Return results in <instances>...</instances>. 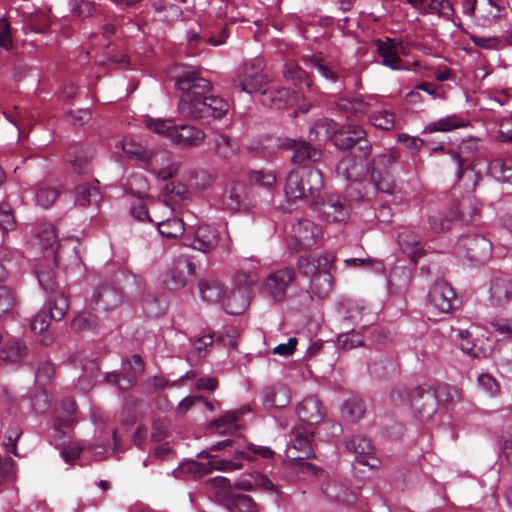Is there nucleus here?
I'll list each match as a JSON object with an SVG mask.
<instances>
[{
    "instance_id": "nucleus-44",
    "label": "nucleus",
    "mask_w": 512,
    "mask_h": 512,
    "mask_svg": "<svg viewBox=\"0 0 512 512\" xmlns=\"http://www.w3.org/2000/svg\"><path fill=\"white\" fill-rule=\"evenodd\" d=\"M366 408L362 399L349 398L346 400L341 408L342 417L352 423L358 422L363 418Z\"/></svg>"
},
{
    "instance_id": "nucleus-2",
    "label": "nucleus",
    "mask_w": 512,
    "mask_h": 512,
    "mask_svg": "<svg viewBox=\"0 0 512 512\" xmlns=\"http://www.w3.org/2000/svg\"><path fill=\"white\" fill-rule=\"evenodd\" d=\"M211 450H201L195 460L187 461L179 466L177 473L188 472L194 477H201L204 474L211 472L212 470H219L230 472L243 467L241 459L248 457V451L241 450V453L234 459H228L219 455H212ZM254 453H259L265 458H271L274 455V451L267 450H251Z\"/></svg>"
},
{
    "instance_id": "nucleus-17",
    "label": "nucleus",
    "mask_w": 512,
    "mask_h": 512,
    "mask_svg": "<svg viewBox=\"0 0 512 512\" xmlns=\"http://www.w3.org/2000/svg\"><path fill=\"white\" fill-rule=\"evenodd\" d=\"M219 241V231L210 225L202 224L196 228L192 237L187 235L183 238V245L207 254L217 248Z\"/></svg>"
},
{
    "instance_id": "nucleus-8",
    "label": "nucleus",
    "mask_w": 512,
    "mask_h": 512,
    "mask_svg": "<svg viewBox=\"0 0 512 512\" xmlns=\"http://www.w3.org/2000/svg\"><path fill=\"white\" fill-rule=\"evenodd\" d=\"M455 251L471 262L485 263L492 255V242L480 234H467L458 239Z\"/></svg>"
},
{
    "instance_id": "nucleus-25",
    "label": "nucleus",
    "mask_w": 512,
    "mask_h": 512,
    "mask_svg": "<svg viewBox=\"0 0 512 512\" xmlns=\"http://www.w3.org/2000/svg\"><path fill=\"white\" fill-rule=\"evenodd\" d=\"M250 290L248 288H235L229 293L226 291L222 306L226 313L231 315L242 314L250 303Z\"/></svg>"
},
{
    "instance_id": "nucleus-56",
    "label": "nucleus",
    "mask_w": 512,
    "mask_h": 512,
    "mask_svg": "<svg viewBox=\"0 0 512 512\" xmlns=\"http://www.w3.org/2000/svg\"><path fill=\"white\" fill-rule=\"evenodd\" d=\"M371 181L376 189V191L392 194L396 189L395 182L391 176V173L386 174H376L370 175Z\"/></svg>"
},
{
    "instance_id": "nucleus-57",
    "label": "nucleus",
    "mask_w": 512,
    "mask_h": 512,
    "mask_svg": "<svg viewBox=\"0 0 512 512\" xmlns=\"http://www.w3.org/2000/svg\"><path fill=\"white\" fill-rule=\"evenodd\" d=\"M370 121L376 128L383 130H391L395 127L394 114L387 110H382L371 114Z\"/></svg>"
},
{
    "instance_id": "nucleus-11",
    "label": "nucleus",
    "mask_w": 512,
    "mask_h": 512,
    "mask_svg": "<svg viewBox=\"0 0 512 512\" xmlns=\"http://www.w3.org/2000/svg\"><path fill=\"white\" fill-rule=\"evenodd\" d=\"M60 409L65 413V417H61L60 415H55L54 417V431L53 441L50 443L55 446V448H81L79 445H74L71 441V436L67 434L62 427H70L75 422L73 418V414L76 410V404L73 399L65 398L60 404Z\"/></svg>"
},
{
    "instance_id": "nucleus-15",
    "label": "nucleus",
    "mask_w": 512,
    "mask_h": 512,
    "mask_svg": "<svg viewBox=\"0 0 512 512\" xmlns=\"http://www.w3.org/2000/svg\"><path fill=\"white\" fill-rule=\"evenodd\" d=\"M278 146L282 149L292 150L291 161L295 164L308 162H319L323 156L320 147L313 145L306 140H296L292 138L279 139Z\"/></svg>"
},
{
    "instance_id": "nucleus-42",
    "label": "nucleus",
    "mask_w": 512,
    "mask_h": 512,
    "mask_svg": "<svg viewBox=\"0 0 512 512\" xmlns=\"http://www.w3.org/2000/svg\"><path fill=\"white\" fill-rule=\"evenodd\" d=\"M374 450H361L352 462V469L357 473L375 470L380 466V460L373 454Z\"/></svg>"
},
{
    "instance_id": "nucleus-55",
    "label": "nucleus",
    "mask_w": 512,
    "mask_h": 512,
    "mask_svg": "<svg viewBox=\"0 0 512 512\" xmlns=\"http://www.w3.org/2000/svg\"><path fill=\"white\" fill-rule=\"evenodd\" d=\"M434 391L437 394V403L443 401L450 405L460 401L462 397V392L458 388L448 384L439 385Z\"/></svg>"
},
{
    "instance_id": "nucleus-29",
    "label": "nucleus",
    "mask_w": 512,
    "mask_h": 512,
    "mask_svg": "<svg viewBox=\"0 0 512 512\" xmlns=\"http://www.w3.org/2000/svg\"><path fill=\"white\" fill-rule=\"evenodd\" d=\"M398 243L402 251L407 254L414 264H417L418 260L426 253L421 246L420 236L413 232L404 231L400 233L398 235Z\"/></svg>"
},
{
    "instance_id": "nucleus-9",
    "label": "nucleus",
    "mask_w": 512,
    "mask_h": 512,
    "mask_svg": "<svg viewBox=\"0 0 512 512\" xmlns=\"http://www.w3.org/2000/svg\"><path fill=\"white\" fill-rule=\"evenodd\" d=\"M311 206L328 222H342L349 216L346 200L337 194H317L311 200Z\"/></svg>"
},
{
    "instance_id": "nucleus-49",
    "label": "nucleus",
    "mask_w": 512,
    "mask_h": 512,
    "mask_svg": "<svg viewBox=\"0 0 512 512\" xmlns=\"http://www.w3.org/2000/svg\"><path fill=\"white\" fill-rule=\"evenodd\" d=\"M238 414L236 412H228L210 423V428L215 429L219 434L233 433L237 430Z\"/></svg>"
},
{
    "instance_id": "nucleus-3",
    "label": "nucleus",
    "mask_w": 512,
    "mask_h": 512,
    "mask_svg": "<svg viewBox=\"0 0 512 512\" xmlns=\"http://www.w3.org/2000/svg\"><path fill=\"white\" fill-rule=\"evenodd\" d=\"M390 399L396 405L409 403L415 418L424 422L432 417L437 410V394L434 389L425 386L409 388L396 386L390 392Z\"/></svg>"
},
{
    "instance_id": "nucleus-5",
    "label": "nucleus",
    "mask_w": 512,
    "mask_h": 512,
    "mask_svg": "<svg viewBox=\"0 0 512 512\" xmlns=\"http://www.w3.org/2000/svg\"><path fill=\"white\" fill-rule=\"evenodd\" d=\"M296 413L300 421L307 426L300 425L292 429L294 442L291 448L309 446L312 444L315 434L310 427L322 422L326 415V409L317 396L310 395L298 404Z\"/></svg>"
},
{
    "instance_id": "nucleus-34",
    "label": "nucleus",
    "mask_w": 512,
    "mask_h": 512,
    "mask_svg": "<svg viewBox=\"0 0 512 512\" xmlns=\"http://www.w3.org/2000/svg\"><path fill=\"white\" fill-rule=\"evenodd\" d=\"M226 289L227 287L217 279L201 280L199 283L200 295L208 303H222Z\"/></svg>"
},
{
    "instance_id": "nucleus-41",
    "label": "nucleus",
    "mask_w": 512,
    "mask_h": 512,
    "mask_svg": "<svg viewBox=\"0 0 512 512\" xmlns=\"http://www.w3.org/2000/svg\"><path fill=\"white\" fill-rule=\"evenodd\" d=\"M263 403L270 407H284L289 402L288 390L284 386H266L262 390Z\"/></svg>"
},
{
    "instance_id": "nucleus-62",
    "label": "nucleus",
    "mask_w": 512,
    "mask_h": 512,
    "mask_svg": "<svg viewBox=\"0 0 512 512\" xmlns=\"http://www.w3.org/2000/svg\"><path fill=\"white\" fill-rule=\"evenodd\" d=\"M428 222L434 233H444L451 229L454 220L442 213H437L429 216Z\"/></svg>"
},
{
    "instance_id": "nucleus-32",
    "label": "nucleus",
    "mask_w": 512,
    "mask_h": 512,
    "mask_svg": "<svg viewBox=\"0 0 512 512\" xmlns=\"http://www.w3.org/2000/svg\"><path fill=\"white\" fill-rule=\"evenodd\" d=\"M211 151L220 159L229 160L238 151L237 143L226 134H216L209 142Z\"/></svg>"
},
{
    "instance_id": "nucleus-23",
    "label": "nucleus",
    "mask_w": 512,
    "mask_h": 512,
    "mask_svg": "<svg viewBox=\"0 0 512 512\" xmlns=\"http://www.w3.org/2000/svg\"><path fill=\"white\" fill-rule=\"evenodd\" d=\"M335 257L330 253L315 256L304 255L297 260V269L303 276L311 278L322 269H331Z\"/></svg>"
},
{
    "instance_id": "nucleus-38",
    "label": "nucleus",
    "mask_w": 512,
    "mask_h": 512,
    "mask_svg": "<svg viewBox=\"0 0 512 512\" xmlns=\"http://www.w3.org/2000/svg\"><path fill=\"white\" fill-rule=\"evenodd\" d=\"M283 77L296 87H301L303 84L309 89L313 87L310 76L294 61H287L284 64Z\"/></svg>"
},
{
    "instance_id": "nucleus-18",
    "label": "nucleus",
    "mask_w": 512,
    "mask_h": 512,
    "mask_svg": "<svg viewBox=\"0 0 512 512\" xmlns=\"http://www.w3.org/2000/svg\"><path fill=\"white\" fill-rule=\"evenodd\" d=\"M298 100V95L294 91L285 87H267L262 89L259 94L261 104L270 109H284L292 106Z\"/></svg>"
},
{
    "instance_id": "nucleus-13",
    "label": "nucleus",
    "mask_w": 512,
    "mask_h": 512,
    "mask_svg": "<svg viewBox=\"0 0 512 512\" xmlns=\"http://www.w3.org/2000/svg\"><path fill=\"white\" fill-rule=\"evenodd\" d=\"M222 204L232 212L248 211L256 205V200L245 183L234 182L224 191Z\"/></svg>"
},
{
    "instance_id": "nucleus-58",
    "label": "nucleus",
    "mask_w": 512,
    "mask_h": 512,
    "mask_svg": "<svg viewBox=\"0 0 512 512\" xmlns=\"http://www.w3.org/2000/svg\"><path fill=\"white\" fill-rule=\"evenodd\" d=\"M69 7L73 16L90 17L95 11V3L89 0H70Z\"/></svg>"
},
{
    "instance_id": "nucleus-61",
    "label": "nucleus",
    "mask_w": 512,
    "mask_h": 512,
    "mask_svg": "<svg viewBox=\"0 0 512 512\" xmlns=\"http://www.w3.org/2000/svg\"><path fill=\"white\" fill-rule=\"evenodd\" d=\"M337 343L340 348L348 351L355 347L364 345V340L360 333L353 330L348 333L340 334L337 338Z\"/></svg>"
},
{
    "instance_id": "nucleus-6",
    "label": "nucleus",
    "mask_w": 512,
    "mask_h": 512,
    "mask_svg": "<svg viewBox=\"0 0 512 512\" xmlns=\"http://www.w3.org/2000/svg\"><path fill=\"white\" fill-rule=\"evenodd\" d=\"M264 60L254 58L241 65L233 78V85L242 92L253 94L270 83L268 75L264 74Z\"/></svg>"
},
{
    "instance_id": "nucleus-1",
    "label": "nucleus",
    "mask_w": 512,
    "mask_h": 512,
    "mask_svg": "<svg viewBox=\"0 0 512 512\" xmlns=\"http://www.w3.org/2000/svg\"><path fill=\"white\" fill-rule=\"evenodd\" d=\"M175 87L182 92L177 108L183 118L208 123L222 118L228 111V102L212 95L211 83L195 69L184 70L176 78Z\"/></svg>"
},
{
    "instance_id": "nucleus-7",
    "label": "nucleus",
    "mask_w": 512,
    "mask_h": 512,
    "mask_svg": "<svg viewBox=\"0 0 512 512\" xmlns=\"http://www.w3.org/2000/svg\"><path fill=\"white\" fill-rule=\"evenodd\" d=\"M334 145L341 150H353L359 160H367L372 152V144L366 131L359 125L347 124L339 127Z\"/></svg>"
},
{
    "instance_id": "nucleus-59",
    "label": "nucleus",
    "mask_w": 512,
    "mask_h": 512,
    "mask_svg": "<svg viewBox=\"0 0 512 512\" xmlns=\"http://www.w3.org/2000/svg\"><path fill=\"white\" fill-rule=\"evenodd\" d=\"M59 196V191L50 186H40L36 190V201L44 208H48L54 204Z\"/></svg>"
},
{
    "instance_id": "nucleus-20",
    "label": "nucleus",
    "mask_w": 512,
    "mask_h": 512,
    "mask_svg": "<svg viewBox=\"0 0 512 512\" xmlns=\"http://www.w3.org/2000/svg\"><path fill=\"white\" fill-rule=\"evenodd\" d=\"M123 302V292L110 284H102L98 286L90 299L92 308H102L103 310H113L118 308Z\"/></svg>"
},
{
    "instance_id": "nucleus-24",
    "label": "nucleus",
    "mask_w": 512,
    "mask_h": 512,
    "mask_svg": "<svg viewBox=\"0 0 512 512\" xmlns=\"http://www.w3.org/2000/svg\"><path fill=\"white\" fill-rule=\"evenodd\" d=\"M377 52L383 58L382 64L393 70L401 68V59L399 57V49L402 48V42L395 39L386 38L385 40L377 39L374 42Z\"/></svg>"
},
{
    "instance_id": "nucleus-31",
    "label": "nucleus",
    "mask_w": 512,
    "mask_h": 512,
    "mask_svg": "<svg viewBox=\"0 0 512 512\" xmlns=\"http://www.w3.org/2000/svg\"><path fill=\"white\" fill-rule=\"evenodd\" d=\"M35 236L39 240V245L44 258H50V250H55L57 238L55 227L51 223H41L35 227Z\"/></svg>"
},
{
    "instance_id": "nucleus-46",
    "label": "nucleus",
    "mask_w": 512,
    "mask_h": 512,
    "mask_svg": "<svg viewBox=\"0 0 512 512\" xmlns=\"http://www.w3.org/2000/svg\"><path fill=\"white\" fill-rule=\"evenodd\" d=\"M76 203L85 207L90 204H97L101 200L98 188L92 184L79 185L76 190Z\"/></svg>"
},
{
    "instance_id": "nucleus-64",
    "label": "nucleus",
    "mask_w": 512,
    "mask_h": 512,
    "mask_svg": "<svg viewBox=\"0 0 512 512\" xmlns=\"http://www.w3.org/2000/svg\"><path fill=\"white\" fill-rule=\"evenodd\" d=\"M496 359L503 366L512 365V337L505 338L499 343Z\"/></svg>"
},
{
    "instance_id": "nucleus-43",
    "label": "nucleus",
    "mask_w": 512,
    "mask_h": 512,
    "mask_svg": "<svg viewBox=\"0 0 512 512\" xmlns=\"http://www.w3.org/2000/svg\"><path fill=\"white\" fill-rule=\"evenodd\" d=\"M303 61L307 66L316 69L328 81L337 83L340 80V75L337 70L332 66L325 64L321 57L306 55L303 56Z\"/></svg>"
},
{
    "instance_id": "nucleus-10",
    "label": "nucleus",
    "mask_w": 512,
    "mask_h": 512,
    "mask_svg": "<svg viewBox=\"0 0 512 512\" xmlns=\"http://www.w3.org/2000/svg\"><path fill=\"white\" fill-rule=\"evenodd\" d=\"M196 275L195 264L185 255L177 257L162 278L166 290L177 291L184 288L188 280Z\"/></svg>"
},
{
    "instance_id": "nucleus-53",
    "label": "nucleus",
    "mask_w": 512,
    "mask_h": 512,
    "mask_svg": "<svg viewBox=\"0 0 512 512\" xmlns=\"http://www.w3.org/2000/svg\"><path fill=\"white\" fill-rule=\"evenodd\" d=\"M52 23L51 17L45 12H37L29 16L26 26L35 33H45Z\"/></svg>"
},
{
    "instance_id": "nucleus-60",
    "label": "nucleus",
    "mask_w": 512,
    "mask_h": 512,
    "mask_svg": "<svg viewBox=\"0 0 512 512\" xmlns=\"http://www.w3.org/2000/svg\"><path fill=\"white\" fill-rule=\"evenodd\" d=\"M389 360L384 355H378L368 363V370L371 376L377 379L385 377L388 373Z\"/></svg>"
},
{
    "instance_id": "nucleus-54",
    "label": "nucleus",
    "mask_w": 512,
    "mask_h": 512,
    "mask_svg": "<svg viewBox=\"0 0 512 512\" xmlns=\"http://www.w3.org/2000/svg\"><path fill=\"white\" fill-rule=\"evenodd\" d=\"M72 325L82 331H95L99 327V319L91 312H82L75 316Z\"/></svg>"
},
{
    "instance_id": "nucleus-4",
    "label": "nucleus",
    "mask_w": 512,
    "mask_h": 512,
    "mask_svg": "<svg viewBox=\"0 0 512 512\" xmlns=\"http://www.w3.org/2000/svg\"><path fill=\"white\" fill-rule=\"evenodd\" d=\"M324 187V178L321 170L307 165L292 169L285 179V195L290 200L312 199Z\"/></svg>"
},
{
    "instance_id": "nucleus-14",
    "label": "nucleus",
    "mask_w": 512,
    "mask_h": 512,
    "mask_svg": "<svg viewBox=\"0 0 512 512\" xmlns=\"http://www.w3.org/2000/svg\"><path fill=\"white\" fill-rule=\"evenodd\" d=\"M79 245V240L73 237L61 239L55 250H50L53 265L64 269L78 268L82 263Z\"/></svg>"
},
{
    "instance_id": "nucleus-21",
    "label": "nucleus",
    "mask_w": 512,
    "mask_h": 512,
    "mask_svg": "<svg viewBox=\"0 0 512 512\" xmlns=\"http://www.w3.org/2000/svg\"><path fill=\"white\" fill-rule=\"evenodd\" d=\"M205 137L206 134L202 129L192 125H175L170 130L171 141L182 149L199 147Z\"/></svg>"
},
{
    "instance_id": "nucleus-47",
    "label": "nucleus",
    "mask_w": 512,
    "mask_h": 512,
    "mask_svg": "<svg viewBox=\"0 0 512 512\" xmlns=\"http://www.w3.org/2000/svg\"><path fill=\"white\" fill-rule=\"evenodd\" d=\"M157 227L159 233L168 239H175L183 235L185 231L182 219L177 217L168 218L167 220L158 223Z\"/></svg>"
},
{
    "instance_id": "nucleus-26",
    "label": "nucleus",
    "mask_w": 512,
    "mask_h": 512,
    "mask_svg": "<svg viewBox=\"0 0 512 512\" xmlns=\"http://www.w3.org/2000/svg\"><path fill=\"white\" fill-rule=\"evenodd\" d=\"M512 299V282L506 276L494 277L490 285V301L494 306L502 307Z\"/></svg>"
},
{
    "instance_id": "nucleus-12",
    "label": "nucleus",
    "mask_w": 512,
    "mask_h": 512,
    "mask_svg": "<svg viewBox=\"0 0 512 512\" xmlns=\"http://www.w3.org/2000/svg\"><path fill=\"white\" fill-rule=\"evenodd\" d=\"M144 362L140 355L134 354L122 364L121 373H108L107 383L115 385L121 391H126L134 386L139 375L144 371Z\"/></svg>"
},
{
    "instance_id": "nucleus-27",
    "label": "nucleus",
    "mask_w": 512,
    "mask_h": 512,
    "mask_svg": "<svg viewBox=\"0 0 512 512\" xmlns=\"http://www.w3.org/2000/svg\"><path fill=\"white\" fill-rule=\"evenodd\" d=\"M362 161L354 155H347L336 165V172L347 181H358L366 173Z\"/></svg>"
},
{
    "instance_id": "nucleus-48",
    "label": "nucleus",
    "mask_w": 512,
    "mask_h": 512,
    "mask_svg": "<svg viewBox=\"0 0 512 512\" xmlns=\"http://www.w3.org/2000/svg\"><path fill=\"white\" fill-rule=\"evenodd\" d=\"M466 126L465 119L457 116V115H451L442 119H439L438 121L430 123L425 131L428 132H446L453 129H457L460 127Z\"/></svg>"
},
{
    "instance_id": "nucleus-63",
    "label": "nucleus",
    "mask_w": 512,
    "mask_h": 512,
    "mask_svg": "<svg viewBox=\"0 0 512 512\" xmlns=\"http://www.w3.org/2000/svg\"><path fill=\"white\" fill-rule=\"evenodd\" d=\"M315 124L324 143L328 140L332 139L334 141L336 139L339 127L335 122L329 119H320Z\"/></svg>"
},
{
    "instance_id": "nucleus-39",
    "label": "nucleus",
    "mask_w": 512,
    "mask_h": 512,
    "mask_svg": "<svg viewBox=\"0 0 512 512\" xmlns=\"http://www.w3.org/2000/svg\"><path fill=\"white\" fill-rule=\"evenodd\" d=\"M52 293L45 310L50 314V318H53V321H61L69 309V300L64 292Z\"/></svg>"
},
{
    "instance_id": "nucleus-16",
    "label": "nucleus",
    "mask_w": 512,
    "mask_h": 512,
    "mask_svg": "<svg viewBox=\"0 0 512 512\" xmlns=\"http://www.w3.org/2000/svg\"><path fill=\"white\" fill-rule=\"evenodd\" d=\"M296 273L293 268L285 267L271 273L265 280L264 291L275 301L281 302L286 297L287 288L294 282Z\"/></svg>"
},
{
    "instance_id": "nucleus-51",
    "label": "nucleus",
    "mask_w": 512,
    "mask_h": 512,
    "mask_svg": "<svg viewBox=\"0 0 512 512\" xmlns=\"http://www.w3.org/2000/svg\"><path fill=\"white\" fill-rule=\"evenodd\" d=\"M144 313L151 318H157L165 312V300L156 297L154 294H148L142 303Z\"/></svg>"
},
{
    "instance_id": "nucleus-28",
    "label": "nucleus",
    "mask_w": 512,
    "mask_h": 512,
    "mask_svg": "<svg viewBox=\"0 0 512 512\" xmlns=\"http://www.w3.org/2000/svg\"><path fill=\"white\" fill-rule=\"evenodd\" d=\"M321 489L322 493L334 502L351 505L357 500L355 492L348 490L344 484L337 480L327 481Z\"/></svg>"
},
{
    "instance_id": "nucleus-45",
    "label": "nucleus",
    "mask_w": 512,
    "mask_h": 512,
    "mask_svg": "<svg viewBox=\"0 0 512 512\" xmlns=\"http://www.w3.org/2000/svg\"><path fill=\"white\" fill-rule=\"evenodd\" d=\"M27 353V346L20 340L15 339L7 342L0 350V360L4 362H17Z\"/></svg>"
},
{
    "instance_id": "nucleus-33",
    "label": "nucleus",
    "mask_w": 512,
    "mask_h": 512,
    "mask_svg": "<svg viewBox=\"0 0 512 512\" xmlns=\"http://www.w3.org/2000/svg\"><path fill=\"white\" fill-rule=\"evenodd\" d=\"M206 486L211 495L215 497L217 501H234L235 495L230 480L223 476H217L209 478L206 481Z\"/></svg>"
},
{
    "instance_id": "nucleus-19",
    "label": "nucleus",
    "mask_w": 512,
    "mask_h": 512,
    "mask_svg": "<svg viewBox=\"0 0 512 512\" xmlns=\"http://www.w3.org/2000/svg\"><path fill=\"white\" fill-rule=\"evenodd\" d=\"M428 297L430 303L441 313L450 312L458 303L453 288L443 279L435 281Z\"/></svg>"
},
{
    "instance_id": "nucleus-22",
    "label": "nucleus",
    "mask_w": 512,
    "mask_h": 512,
    "mask_svg": "<svg viewBox=\"0 0 512 512\" xmlns=\"http://www.w3.org/2000/svg\"><path fill=\"white\" fill-rule=\"evenodd\" d=\"M320 228L308 219H301L293 225L294 250L302 251L316 244Z\"/></svg>"
},
{
    "instance_id": "nucleus-40",
    "label": "nucleus",
    "mask_w": 512,
    "mask_h": 512,
    "mask_svg": "<svg viewBox=\"0 0 512 512\" xmlns=\"http://www.w3.org/2000/svg\"><path fill=\"white\" fill-rule=\"evenodd\" d=\"M332 286L330 269H322L311 278L310 290L318 298H325L331 292Z\"/></svg>"
},
{
    "instance_id": "nucleus-50",
    "label": "nucleus",
    "mask_w": 512,
    "mask_h": 512,
    "mask_svg": "<svg viewBox=\"0 0 512 512\" xmlns=\"http://www.w3.org/2000/svg\"><path fill=\"white\" fill-rule=\"evenodd\" d=\"M489 173L499 181L509 182L512 179V167L501 158H495L488 164Z\"/></svg>"
},
{
    "instance_id": "nucleus-30",
    "label": "nucleus",
    "mask_w": 512,
    "mask_h": 512,
    "mask_svg": "<svg viewBox=\"0 0 512 512\" xmlns=\"http://www.w3.org/2000/svg\"><path fill=\"white\" fill-rule=\"evenodd\" d=\"M480 139L476 137H469L460 142L458 146L459 152L450 151L449 154L452 157V160L455 162L456 169V179L460 181L464 174V165L466 160L463 158V154H473L479 149Z\"/></svg>"
},
{
    "instance_id": "nucleus-37",
    "label": "nucleus",
    "mask_w": 512,
    "mask_h": 512,
    "mask_svg": "<svg viewBox=\"0 0 512 512\" xmlns=\"http://www.w3.org/2000/svg\"><path fill=\"white\" fill-rule=\"evenodd\" d=\"M91 456L94 461H102L109 457V450H60V457L64 462L73 465L74 462H78L80 466L86 464L84 459Z\"/></svg>"
},
{
    "instance_id": "nucleus-35",
    "label": "nucleus",
    "mask_w": 512,
    "mask_h": 512,
    "mask_svg": "<svg viewBox=\"0 0 512 512\" xmlns=\"http://www.w3.org/2000/svg\"><path fill=\"white\" fill-rule=\"evenodd\" d=\"M51 258H44V261L36 265V277L40 286L47 292H56L58 284L56 274L52 267Z\"/></svg>"
},
{
    "instance_id": "nucleus-52",
    "label": "nucleus",
    "mask_w": 512,
    "mask_h": 512,
    "mask_svg": "<svg viewBox=\"0 0 512 512\" xmlns=\"http://www.w3.org/2000/svg\"><path fill=\"white\" fill-rule=\"evenodd\" d=\"M93 151H81L75 155V158L71 160L73 170L79 175H89L92 171L91 159L93 158Z\"/></svg>"
},
{
    "instance_id": "nucleus-36",
    "label": "nucleus",
    "mask_w": 512,
    "mask_h": 512,
    "mask_svg": "<svg viewBox=\"0 0 512 512\" xmlns=\"http://www.w3.org/2000/svg\"><path fill=\"white\" fill-rule=\"evenodd\" d=\"M398 154L386 151L373 157L371 162L365 163V172L369 175L390 173V168L397 161Z\"/></svg>"
}]
</instances>
